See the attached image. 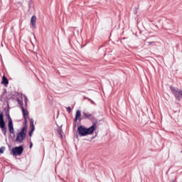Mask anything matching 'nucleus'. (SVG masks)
I'll list each match as a JSON object with an SVG mask.
<instances>
[{"mask_svg": "<svg viewBox=\"0 0 182 182\" xmlns=\"http://www.w3.org/2000/svg\"><path fill=\"white\" fill-rule=\"evenodd\" d=\"M23 147L21 145L18 147H16L12 149L11 154L14 156H21L23 154Z\"/></svg>", "mask_w": 182, "mask_h": 182, "instance_id": "4", "label": "nucleus"}, {"mask_svg": "<svg viewBox=\"0 0 182 182\" xmlns=\"http://www.w3.org/2000/svg\"><path fill=\"white\" fill-rule=\"evenodd\" d=\"M0 127L1 129L2 134L6 136L7 134V127H6L4 114L1 112L0 113Z\"/></svg>", "mask_w": 182, "mask_h": 182, "instance_id": "2", "label": "nucleus"}, {"mask_svg": "<svg viewBox=\"0 0 182 182\" xmlns=\"http://www.w3.org/2000/svg\"><path fill=\"white\" fill-rule=\"evenodd\" d=\"M32 134H33V132H32V130H31V132H29V136L30 137L32 136Z\"/></svg>", "mask_w": 182, "mask_h": 182, "instance_id": "17", "label": "nucleus"}, {"mask_svg": "<svg viewBox=\"0 0 182 182\" xmlns=\"http://www.w3.org/2000/svg\"><path fill=\"white\" fill-rule=\"evenodd\" d=\"M8 120H9L8 127L9 129V132L11 134H14V125H13V120L9 115H8Z\"/></svg>", "mask_w": 182, "mask_h": 182, "instance_id": "5", "label": "nucleus"}, {"mask_svg": "<svg viewBox=\"0 0 182 182\" xmlns=\"http://www.w3.org/2000/svg\"><path fill=\"white\" fill-rule=\"evenodd\" d=\"M170 90L177 100L182 99V90H179L178 88L172 86L170 87Z\"/></svg>", "mask_w": 182, "mask_h": 182, "instance_id": "3", "label": "nucleus"}, {"mask_svg": "<svg viewBox=\"0 0 182 182\" xmlns=\"http://www.w3.org/2000/svg\"><path fill=\"white\" fill-rule=\"evenodd\" d=\"M148 43H149V46H151V45H152V44H154V41L149 42Z\"/></svg>", "mask_w": 182, "mask_h": 182, "instance_id": "18", "label": "nucleus"}, {"mask_svg": "<svg viewBox=\"0 0 182 182\" xmlns=\"http://www.w3.org/2000/svg\"><path fill=\"white\" fill-rule=\"evenodd\" d=\"M21 109H22V112H23V117H24V122L26 124H27L28 122V116H29V112L28 110L25 109V108L23 107V106H21Z\"/></svg>", "mask_w": 182, "mask_h": 182, "instance_id": "6", "label": "nucleus"}, {"mask_svg": "<svg viewBox=\"0 0 182 182\" xmlns=\"http://www.w3.org/2000/svg\"><path fill=\"white\" fill-rule=\"evenodd\" d=\"M59 134H60V136L61 137H63V135H62L60 131H59Z\"/></svg>", "mask_w": 182, "mask_h": 182, "instance_id": "20", "label": "nucleus"}, {"mask_svg": "<svg viewBox=\"0 0 182 182\" xmlns=\"http://www.w3.org/2000/svg\"><path fill=\"white\" fill-rule=\"evenodd\" d=\"M67 111L68 113H70L71 112V107H67Z\"/></svg>", "mask_w": 182, "mask_h": 182, "instance_id": "16", "label": "nucleus"}, {"mask_svg": "<svg viewBox=\"0 0 182 182\" xmlns=\"http://www.w3.org/2000/svg\"><path fill=\"white\" fill-rule=\"evenodd\" d=\"M18 103L21 105V107H23V100L21 99H17Z\"/></svg>", "mask_w": 182, "mask_h": 182, "instance_id": "14", "label": "nucleus"}, {"mask_svg": "<svg viewBox=\"0 0 182 182\" xmlns=\"http://www.w3.org/2000/svg\"><path fill=\"white\" fill-rule=\"evenodd\" d=\"M77 120H81V112L80 111L77 110L76 112V114L74 119V121L76 122H77Z\"/></svg>", "mask_w": 182, "mask_h": 182, "instance_id": "9", "label": "nucleus"}, {"mask_svg": "<svg viewBox=\"0 0 182 182\" xmlns=\"http://www.w3.org/2000/svg\"><path fill=\"white\" fill-rule=\"evenodd\" d=\"M96 124H93L90 128L87 129V135L92 134L95 130Z\"/></svg>", "mask_w": 182, "mask_h": 182, "instance_id": "8", "label": "nucleus"}, {"mask_svg": "<svg viewBox=\"0 0 182 182\" xmlns=\"http://www.w3.org/2000/svg\"><path fill=\"white\" fill-rule=\"evenodd\" d=\"M27 134V127H23V129L16 136V142L17 143H22L23 140L26 138Z\"/></svg>", "mask_w": 182, "mask_h": 182, "instance_id": "1", "label": "nucleus"}, {"mask_svg": "<svg viewBox=\"0 0 182 182\" xmlns=\"http://www.w3.org/2000/svg\"><path fill=\"white\" fill-rule=\"evenodd\" d=\"M77 130H78L79 134L81 136H86V135H87V128H85V127L80 126V127H78Z\"/></svg>", "mask_w": 182, "mask_h": 182, "instance_id": "7", "label": "nucleus"}, {"mask_svg": "<svg viewBox=\"0 0 182 182\" xmlns=\"http://www.w3.org/2000/svg\"><path fill=\"white\" fill-rule=\"evenodd\" d=\"M27 101H28V99L26 98V100H25V102H26V105H27Z\"/></svg>", "mask_w": 182, "mask_h": 182, "instance_id": "19", "label": "nucleus"}, {"mask_svg": "<svg viewBox=\"0 0 182 182\" xmlns=\"http://www.w3.org/2000/svg\"><path fill=\"white\" fill-rule=\"evenodd\" d=\"M85 119H93V115L90 113H83Z\"/></svg>", "mask_w": 182, "mask_h": 182, "instance_id": "13", "label": "nucleus"}, {"mask_svg": "<svg viewBox=\"0 0 182 182\" xmlns=\"http://www.w3.org/2000/svg\"><path fill=\"white\" fill-rule=\"evenodd\" d=\"M37 18L36 16H33L31 18V24L33 28H36V23Z\"/></svg>", "mask_w": 182, "mask_h": 182, "instance_id": "10", "label": "nucleus"}, {"mask_svg": "<svg viewBox=\"0 0 182 182\" xmlns=\"http://www.w3.org/2000/svg\"><path fill=\"white\" fill-rule=\"evenodd\" d=\"M33 124H34L33 120V119H31L30 120V129H31V132H33L35 131V126Z\"/></svg>", "mask_w": 182, "mask_h": 182, "instance_id": "11", "label": "nucleus"}, {"mask_svg": "<svg viewBox=\"0 0 182 182\" xmlns=\"http://www.w3.org/2000/svg\"><path fill=\"white\" fill-rule=\"evenodd\" d=\"M32 146H33V144H32V143H31L30 148H32Z\"/></svg>", "mask_w": 182, "mask_h": 182, "instance_id": "21", "label": "nucleus"}, {"mask_svg": "<svg viewBox=\"0 0 182 182\" xmlns=\"http://www.w3.org/2000/svg\"><path fill=\"white\" fill-rule=\"evenodd\" d=\"M1 84H3V85H8L9 84L8 78L5 75H4L2 77Z\"/></svg>", "mask_w": 182, "mask_h": 182, "instance_id": "12", "label": "nucleus"}, {"mask_svg": "<svg viewBox=\"0 0 182 182\" xmlns=\"http://www.w3.org/2000/svg\"><path fill=\"white\" fill-rule=\"evenodd\" d=\"M4 150H5V147H1V148L0 149V153H1V154H3L4 153Z\"/></svg>", "mask_w": 182, "mask_h": 182, "instance_id": "15", "label": "nucleus"}]
</instances>
